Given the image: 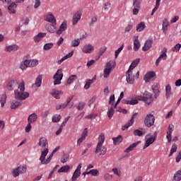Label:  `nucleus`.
Instances as JSON below:
<instances>
[{"instance_id": "5701e85b", "label": "nucleus", "mask_w": 181, "mask_h": 181, "mask_svg": "<svg viewBox=\"0 0 181 181\" xmlns=\"http://www.w3.org/2000/svg\"><path fill=\"white\" fill-rule=\"evenodd\" d=\"M140 143H141V141H138L131 144L127 148H126L125 150L126 153H129V152L134 151V149H135V148H136V146H138V145H139Z\"/></svg>"}, {"instance_id": "c9c22d12", "label": "nucleus", "mask_w": 181, "mask_h": 181, "mask_svg": "<svg viewBox=\"0 0 181 181\" xmlns=\"http://www.w3.org/2000/svg\"><path fill=\"white\" fill-rule=\"evenodd\" d=\"M0 103L2 107H5V104H6V93H3L0 95Z\"/></svg>"}, {"instance_id": "6e6552de", "label": "nucleus", "mask_w": 181, "mask_h": 181, "mask_svg": "<svg viewBox=\"0 0 181 181\" xmlns=\"http://www.w3.org/2000/svg\"><path fill=\"white\" fill-rule=\"evenodd\" d=\"M146 143L144 146H143V149H146V148H148V146H151L155 141H156V134L154 135V136H152V134H146Z\"/></svg>"}, {"instance_id": "6e6d98bb", "label": "nucleus", "mask_w": 181, "mask_h": 181, "mask_svg": "<svg viewBox=\"0 0 181 181\" xmlns=\"http://www.w3.org/2000/svg\"><path fill=\"white\" fill-rule=\"evenodd\" d=\"M66 107H67V104H65V103L62 104V105L58 104L56 105V110L59 111V110H62V108L63 110H64V108H66Z\"/></svg>"}, {"instance_id": "f03ea898", "label": "nucleus", "mask_w": 181, "mask_h": 181, "mask_svg": "<svg viewBox=\"0 0 181 181\" xmlns=\"http://www.w3.org/2000/svg\"><path fill=\"white\" fill-rule=\"evenodd\" d=\"M47 153H49V148H46L43 151H42L41 156L40 157L41 165H49V163H50V160H52V158H53V155L54 154L52 153L46 159Z\"/></svg>"}, {"instance_id": "603ef678", "label": "nucleus", "mask_w": 181, "mask_h": 181, "mask_svg": "<svg viewBox=\"0 0 181 181\" xmlns=\"http://www.w3.org/2000/svg\"><path fill=\"white\" fill-rule=\"evenodd\" d=\"M53 42L47 43L44 45V50H50V49L53 48Z\"/></svg>"}, {"instance_id": "a211bd4d", "label": "nucleus", "mask_w": 181, "mask_h": 181, "mask_svg": "<svg viewBox=\"0 0 181 181\" xmlns=\"http://www.w3.org/2000/svg\"><path fill=\"white\" fill-rule=\"evenodd\" d=\"M95 153H99L100 156H104L107 153V147L97 145Z\"/></svg>"}, {"instance_id": "69168bd1", "label": "nucleus", "mask_w": 181, "mask_h": 181, "mask_svg": "<svg viewBox=\"0 0 181 181\" xmlns=\"http://www.w3.org/2000/svg\"><path fill=\"white\" fill-rule=\"evenodd\" d=\"M31 129H32V123L28 122V124L25 128V132L28 133V132H30Z\"/></svg>"}, {"instance_id": "7c9ffc66", "label": "nucleus", "mask_w": 181, "mask_h": 181, "mask_svg": "<svg viewBox=\"0 0 181 181\" xmlns=\"http://www.w3.org/2000/svg\"><path fill=\"white\" fill-rule=\"evenodd\" d=\"M67 29V24L66 23H63L58 30H57V35H62L64 30Z\"/></svg>"}, {"instance_id": "393cba45", "label": "nucleus", "mask_w": 181, "mask_h": 181, "mask_svg": "<svg viewBox=\"0 0 181 181\" xmlns=\"http://www.w3.org/2000/svg\"><path fill=\"white\" fill-rule=\"evenodd\" d=\"M37 120V115L36 113H33L28 116V122L30 124H35Z\"/></svg>"}, {"instance_id": "2f4dec72", "label": "nucleus", "mask_w": 181, "mask_h": 181, "mask_svg": "<svg viewBox=\"0 0 181 181\" xmlns=\"http://www.w3.org/2000/svg\"><path fill=\"white\" fill-rule=\"evenodd\" d=\"M139 62H141V59H134L132 62V64H131V65L129 66V70H132V71L134 70V69L136 68L138 66V64H139Z\"/></svg>"}, {"instance_id": "bb28decb", "label": "nucleus", "mask_w": 181, "mask_h": 181, "mask_svg": "<svg viewBox=\"0 0 181 181\" xmlns=\"http://www.w3.org/2000/svg\"><path fill=\"white\" fill-rule=\"evenodd\" d=\"M155 76H156V74L154 71H150L144 76V80L145 81L149 82L151 78H153Z\"/></svg>"}, {"instance_id": "79ce46f5", "label": "nucleus", "mask_w": 181, "mask_h": 181, "mask_svg": "<svg viewBox=\"0 0 181 181\" xmlns=\"http://www.w3.org/2000/svg\"><path fill=\"white\" fill-rule=\"evenodd\" d=\"M122 140V136H118L117 138H113V144L114 145H119Z\"/></svg>"}, {"instance_id": "f704fd0d", "label": "nucleus", "mask_w": 181, "mask_h": 181, "mask_svg": "<svg viewBox=\"0 0 181 181\" xmlns=\"http://www.w3.org/2000/svg\"><path fill=\"white\" fill-rule=\"evenodd\" d=\"M52 97L56 98V100H60V95H63V91L55 90L52 93Z\"/></svg>"}, {"instance_id": "09e8293b", "label": "nucleus", "mask_w": 181, "mask_h": 181, "mask_svg": "<svg viewBox=\"0 0 181 181\" xmlns=\"http://www.w3.org/2000/svg\"><path fill=\"white\" fill-rule=\"evenodd\" d=\"M76 79H77V75L70 76L67 80V84H71V83H73V81H76Z\"/></svg>"}, {"instance_id": "774afa93", "label": "nucleus", "mask_w": 181, "mask_h": 181, "mask_svg": "<svg viewBox=\"0 0 181 181\" xmlns=\"http://www.w3.org/2000/svg\"><path fill=\"white\" fill-rule=\"evenodd\" d=\"M180 160H181V151L179 152L178 155L176 156L175 161L177 162V163H179V162H180Z\"/></svg>"}, {"instance_id": "473e14b6", "label": "nucleus", "mask_w": 181, "mask_h": 181, "mask_svg": "<svg viewBox=\"0 0 181 181\" xmlns=\"http://www.w3.org/2000/svg\"><path fill=\"white\" fill-rule=\"evenodd\" d=\"M105 141V135L104 134V133H101L98 136V143L97 145L103 146Z\"/></svg>"}, {"instance_id": "864d4df0", "label": "nucleus", "mask_w": 181, "mask_h": 181, "mask_svg": "<svg viewBox=\"0 0 181 181\" xmlns=\"http://www.w3.org/2000/svg\"><path fill=\"white\" fill-rule=\"evenodd\" d=\"M133 134L135 136H142L144 135V132L139 129L134 130Z\"/></svg>"}, {"instance_id": "e2e57ef3", "label": "nucleus", "mask_w": 181, "mask_h": 181, "mask_svg": "<svg viewBox=\"0 0 181 181\" xmlns=\"http://www.w3.org/2000/svg\"><path fill=\"white\" fill-rule=\"evenodd\" d=\"M74 52L71 51V52H69L68 54L65 55L64 57H63L62 59V60H67V59H70V57H71L74 54Z\"/></svg>"}, {"instance_id": "5fc2aeb1", "label": "nucleus", "mask_w": 181, "mask_h": 181, "mask_svg": "<svg viewBox=\"0 0 181 181\" xmlns=\"http://www.w3.org/2000/svg\"><path fill=\"white\" fill-rule=\"evenodd\" d=\"M122 49H124V44L122 45V46L115 51V59H117V57H118V55L119 54V53H121V52H122Z\"/></svg>"}, {"instance_id": "052dcab7", "label": "nucleus", "mask_w": 181, "mask_h": 181, "mask_svg": "<svg viewBox=\"0 0 181 181\" xmlns=\"http://www.w3.org/2000/svg\"><path fill=\"white\" fill-rule=\"evenodd\" d=\"M98 116L97 113H91L89 115L85 117V118L88 119H95V118Z\"/></svg>"}, {"instance_id": "2eb2a0df", "label": "nucleus", "mask_w": 181, "mask_h": 181, "mask_svg": "<svg viewBox=\"0 0 181 181\" xmlns=\"http://www.w3.org/2000/svg\"><path fill=\"white\" fill-rule=\"evenodd\" d=\"M152 43H153V38L147 40L142 47L143 52H148L152 47Z\"/></svg>"}, {"instance_id": "c756f323", "label": "nucleus", "mask_w": 181, "mask_h": 181, "mask_svg": "<svg viewBox=\"0 0 181 181\" xmlns=\"http://www.w3.org/2000/svg\"><path fill=\"white\" fill-rule=\"evenodd\" d=\"M151 88L154 93V97L155 98H158V97H159V88L158 87V84H153L152 86H151Z\"/></svg>"}, {"instance_id": "37998d69", "label": "nucleus", "mask_w": 181, "mask_h": 181, "mask_svg": "<svg viewBox=\"0 0 181 181\" xmlns=\"http://www.w3.org/2000/svg\"><path fill=\"white\" fill-rule=\"evenodd\" d=\"M68 170H70V166L64 165L58 170V173H66Z\"/></svg>"}, {"instance_id": "6ab92c4d", "label": "nucleus", "mask_w": 181, "mask_h": 181, "mask_svg": "<svg viewBox=\"0 0 181 181\" xmlns=\"http://www.w3.org/2000/svg\"><path fill=\"white\" fill-rule=\"evenodd\" d=\"M45 21L47 22H49L52 25H56V18L52 13H49L45 17Z\"/></svg>"}, {"instance_id": "f257e3e1", "label": "nucleus", "mask_w": 181, "mask_h": 181, "mask_svg": "<svg viewBox=\"0 0 181 181\" xmlns=\"http://www.w3.org/2000/svg\"><path fill=\"white\" fill-rule=\"evenodd\" d=\"M29 97V93L25 92V83L21 82L18 88L14 90V98L16 100H26Z\"/></svg>"}, {"instance_id": "423d86ee", "label": "nucleus", "mask_w": 181, "mask_h": 181, "mask_svg": "<svg viewBox=\"0 0 181 181\" xmlns=\"http://www.w3.org/2000/svg\"><path fill=\"white\" fill-rule=\"evenodd\" d=\"M155 124V116L153 114H148L146 115L144 118V125L148 128H151V127H153Z\"/></svg>"}, {"instance_id": "4be33fe9", "label": "nucleus", "mask_w": 181, "mask_h": 181, "mask_svg": "<svg viewBox=\"0 0 181 181\" xmlns=\"http://www.w3.org/2000/svg\"><path fill=\"white\" fill-rule=\"evenodd\" d=\"M45 29L49 33H54L56 32V24H47Z\"/></svg>"}, {"instance_id": "bf43d9fd", "label": "nucleus", "mask_w": 181, "mask_h": 181, "mask_svg": "<svg viewBox=\"0 0 181 181\" xmlns=\"http://www.w3.org/2000/svg\"><path fill=\"white\" fill-rule=\"evenodd\" d=\"M87 175H92V176H97L98 175V170H91L89 172L87 173Z\"/></svg>"}, {"instance_id": "f3484780", "label": "nucleus", "mask_w": 181, "mask_h": 181, "mask_svg": "<svg viewBox=\"0 0 181 181\" xmlns=\"http://www.w3.org/2000/svg\"><path fill=\"white\" fill-rule=\"evenodd\" d=\"M134 42V52H138L139 50V47H141V42H139V37L137 35H134L133 37Z\"/></svg>"}, {"instance_id": "ea45409f", "label": "nucleus", "mask_w": 181, "mask_h": 181, "mask_svg": "<svg viewBox=\"0 0 181 181\" xmlns=\"http://www.w3.org/2000/svg\"><path fill=\"white\" fill-rule=\"evenodd\" d=\"M168 28H169V22H168V19H164L163 21V33H166V31L168 30Z\"/></svg>"}, {"instance_id": "0e129e2a", "label": "nucleus", "mask_w": 181, "mask_h": 181, "mask_svg": "<svg viewBox=\"0 0 181 181\" xmlns=\"http://www.w3.org/2000/svg\"><path fill=\"white\" fill-rule=\"evenodd\" d=\"M181 45L177 44L172 48L173 52H179L180 50Z\"/></svg>"}, {"instance_id": "a19ab883", "label": "nucleus", "mask_w": 181, "mask_h": 181, "mask_svg": "<svg viewBox=\"0 0 181 181\" xmlns=\"http://www.w3.org/2000/svg\"><path fill=\"white\" fill-rule=\"evenodd\" d=\"M114 106H111L110 108L107 111V117L109 119H111L112 118V116L114 114H115V110L114 109Z\"/></svg>"}, {"instance_id": "a18cd8bd", "label": "nucleus", "mask_w": 181, "mask_h": 181, "mask_svg": "<svg viewBox=\"0 0 181 181\" xmlns=\"http://www.w3.org/2000/svg\"><path fill=\"white\" fill-rule=\"evenodd\" d=\"M146 26L145 25V23L141 22L139 25L136 26V30L137 32H142L144 29H145Z\"/></svg>"}, {"instance_id": "49530a36", "label": "nucleus", "mask_w": 181, "mask_h": 181, "mask_svg": "<svg viewBox=\"0 0 181 181\" xmlns=\"http://www.w3.org/2000/svg\"><path fill=\"white\" fill-rule=\"evenodd\" d=\"M177 151V145L176 144H173L171 149H170V152L169 154V158H170V156H172V155H173V153H175V152H176Z\"/></svg>"}, {"instance_id": "412c9836", "label": "nucleus", "mask_w": 181, "mask_h": 181, "mask_svg": "<svg viewBox=\"0 0 181 181\" xmlns=\"http://www.w3.org/2000/svg\"><path fill=\"white\" fill-rule=\"evenodd\" d=\"M23 100H14L11 104V110H16L18 107H21L22 105Z\"/></svg>"}, {"instance_id": "dca6fc26", "label": "nucleus", "mask_w": 181, "mask_h": 181, "mask_svg": "<svg viewBox=\"0 0 181 181\" xmlns=\"http://www.w3.org/2000/svg\"><path fill=\"white\" fill-rule=\"evenodd\" d=\"M127 73V81L129 83V84H134V81H135V76L132 74V71L131 69H128Z\"/></svg>"}, {"instance_id": "13d9d810", "label": "nucleus", "mask_w": 181, "mask_h": 181, "mask_svg": "<svg viewBox=\"0 0 181 181\" xmlns=\"http://www.w3.org/2000/svg\"><path fill=\"white\" fill-rule=\"evenodd\" d=\"M115 101V95H111L110 97L109 104L114 107V102Z\"/></svg>"}, {"instance_id": "58836bf2", "label": "nucleus", "mask_w": 181, "mask_h": 181, "mask_svg": "<svg viewBox=\"0 0 181 181\" xmlns=\"http://www.w3.org/2000/svg\"><path fill=\"white\" fill-rule=\"evenodd\" d=\"M82 39H78V38H76L74 40H72L71 42V46L72 47H77L78 46H80V40H81Z\"/></svg>"}, {"instance_id": "338daca9", "label": "nucleus", "mask_w": 181, "mask_h": 181, "mask_svg": "<svg viewBox=\"0 0 181 181\" xmlns=\"http://www.w3.org/2000/svg\"><path fill=\"white\" fill-rule=\"evenodd\" d=\"M112 172L117 175V176H121V171L118 168H112Z\"/></svg>"}, {"instance_id": "4c0bfd02", "label": "nucleus", "mask_w": 181, "mask_h": 181, "mask_svg": "<svg viewBox=\"0 0 181 181\" xmlns=\"http://www.w3.org/2000/svg\"><path fill=\"white\" fill-rule=\"evenodd\" d=\"M42 86V76H38L33 87H40Z\"/></svg>"}, {"instance_id": "9d476101", "label": "nucleus", "mask_w": 181, "mask_h": 181, "mask_svg": "<svg viewBox=\"0 0 181 181\" xmlns=\"http://www.w3.org/2000/svg\"><path fill=\"white\" fill-rule=\"evenodd\" d=\"M37 146H40L41 148V153L42 151H45L46 148L49 147V143L47 142V139L46 137H41L38 140Z\"/></svg>"}, {"instance_id": "b1692460", "label": "nucleus", "mask_w": 181, "mask_h": 181, "mask_svg": "<svg viewBox=\"0 0 181 181\" xmlns=\"http://www.w3.org/2000/svg\"><path fill=\"white\" fill-rule=\"evenodd\" d=\"M45 37L46 33H40L34 37V42H35V43H39V42H40V40H42V39Z\"/></svg>"}, {"instance_id": "0eeeda50", "label": "nucleus", "mask_w": 181, "mask_h": 181, "mask_svg": "<svg viewBox=\"0 0 181 181\" xmlns=\"http://www.w3.org/2000/svg\"><path fill=\"white\" fill-rule=\"evenodd\" d=\"M53 78L54 79V86L62 84V80H63V69H58L56 74L54 75Z\"/></svg>"}, {"instance_id": "de8ad7c7", "label": "nucleus", "mask_w": 181, "mask_h": 181, "mask_svg": "<svg viewBox=\"0 0 181 181\" xmlns=\"http://www.w3.org/2000/svg\"><path fill=\"white\" fill-rule=\"evenodd\" d=\"M62 119V116L59 114H55L52 116V122H59Z\"/></svg>"}, {"instance_id": "39448f33", "label": "nucleus", "mask_w": 181, "mask_h": 181, "mask_svg": "<svg viewBox=\"0 0 181 181\" xmlns=\"http://www.w3.org/2000/svg\"><path fill=\"white\" fill-rule=\"evenodd\" d=\"M39 64L37 59H26L23 62V64L21 65V70H25V67H36Z\"/></svg>"}, {"instance_id": "4d7b16f0", "label": "nucleus", "mask_w": 181, "mask_h": 181, "mask_svg": "<svg viewBox=\"0 0 181 181\" xmlns=\"http://www.w3.org/2000/svg\"><path fill=\"white\" fill-rule=\"evenodd\" d=\"M86 107V103L84 102H81L79 103L78 105L77 106V110L79 111H81L84 110V107Z\"/></svg>"}, {"instance_id": "ddd939ff", "label": "nucleus", "mask_w": 181, "mask_h": 181, "mask_svg": "<svg viewBox=\"0 0 181 181\" xmlns=\"http://www.w3.org/2000/svg\"><path fill=\"white\" fill-rule=\"evenodd\" d=\"M144 103H146V104H148V105H149V104H151V103L153 101V95H151V93L146 90L144 93Z\"/></svg>"}, {"instance_id": "8fccbe9b", "label": "nucleus", "mask_w": 181, "mask_h": 181, "mask_svg": "<svg viewBox=\"0 0 181 181\" xmlns=\"http://www.w3.org/2000/svg\"><path fill=\"white\" fill-rule=\"evenodd\" d=\"M69 158L70 156H69V154H64L63 156L61 158L62 163H66L69 160Z\"/></svg>"}, {"instance_id": "c85d7f7f", "label": "nucleus", "mask_w": 181, "mask_h": 181, "mask_svg": "<svg viewBox=\"0 0 181 181\" xmlns=\"http://www.w3.org/2000/svg\"><path fill=\"white\" fill-rule=\"evenodd\" d=\"M17 5L16 3L13 2L11 3L8 6V13H16V10H15V8H16Z\"/></svg>"}, {"instance_id": "f8f14e48", "label": "nucleus", "mask_w": 181, "mask_h": 181, "mask_svg": "<svg viewBox=\"0 0 181 181\" xmlns=\"http://www.w3.org/2000/svg\"><path fill=\"white\" fill-rule=\"evenodd\" d=\"M83 15V11L79 10L73 16L72 18V25H76V23H78V21L81 19V16Z\"/></svg>"}, {"instance_id": "1a4fd4ad", "label": "nucleus", "mask_w": 181, "mask_h": 181, "mask_svg": "<svg viewBox=\"0 0 181 181\" xmlns=\"http://www.w3.org/2000/svg\"><path fill=\"white\" fill-rule=\"evenodd\" d=\"M20 85L21 84H19L18 81L11 80L8 81L6 88L8 91H13V90H16V88H18Z\"/></svg>"}, {"instance_id": "7ed1b4c3", "label": "nucleus", "mask_w": 181, "mask_h": 181, "mask_svg": "<svg viewBox=\"0 0 181 181\" xmlns=\"http://www.w3.org/2000/svg\"><path fill=\"white\" fill-rule=\"evenodd\" d=\"M115 69V62L109 61L106 63L105 69L103 71V77L104 78H108L110 77V74L111 71Z\"/></svg>"}, {"instance_id": "aec40b11", "label": "nucleus", "mask_w": 181, "mask_h": 181, "mask_svg": "<svg viewBox=\"0 0 181 181\" xmlns=\"http://www.w3.org/2000/svg\"><path fill=\"white\" fill-rule=\"evenodd\" d=\"M83 53L90 54L94 52V47L91 44H86L82 48Z\"/></svg>"}, {"instance_id": "680f3d73", "label": "nucleus", "mask_w": 181, "mask_h": 181, "mask_svg": "<svg viewBox=\"0 0 181 181\" xmlns=\"http://www.w3.org/2000/svg\"><path fill=\"white\" fill-rule=\"evenodd\" d=\"M88 134V130L87 129H84V130L82 132V134L81 136V138L83 140L86 139V138L87 137V135Z\"/></svg>"}, {"instance_id": "9b49d317", "label": "nucleus", "mask_w": 181, "mask_h": 181, "mask_svg": "<svg viewBox=\"0 0 181 181\" xmlns=\"http://www.w3.org/2000/svg\"><path fill=\"white\" fill-rule=\"evenodd\" d=\"M137 117H138V113H134L132 115V119H130V121L129 122H127L124 126L122 127V130L125 131V129H128V128H129V127H131L132 125H134V123L135 122L134 119Z\"/></svg>"}, {"instance_id": "cd10ccee", "label": "nucleus", "mask_w": 181, "mask_h": 181, "mask_svg": "<svg viewBox=\"0 0 181 181\" xmlns=\"http://www.w3.org/2000/svg\"><path fill=\"white\" fill-rule=\"evenodd\" d=\"M95 80V76L93 78V79H87L84 86L85 90H88V88H90V86H91V84H93Z\"/></svg>"}, {"instance_id": "3c124183", "label": "nucleus", "mask_w": 181, "mask_h": 181, "mask_svg": "<svg viewBox=\"0 0 181 181\" xmlns=\"http://www.w3.org/2000/svg\"><path fill=\"white\" fill-rule=\"evenodd\" d=\"M141 4H142V0H134L133 6H134V8H141Z\"/></svg>"}, {"instance_id": "20e7f679", "label": "nucleus", "mask_w": 181, "mask_h": 181, "mask_svg": "<svg viewBox=\"0 0 181 181\" xmlns=\"http://www.w3.org/2000/svg\"><path fill=\"white\" fill-rule=\"evenodd\" d=\"M26 170H28V168H26V165L23 164L20 166H18L16 168H14L12 170V175L13 177H18L20 175H23L26 173Z\"/></svg>"}, {"instance_id": "a878e982", "label": "nucleus", "mask_w": 181, "mask_h": 181, "mask_svg": "<svg viewBox=\"0 0 181 181\" xmlns=\"http://www.w3.org/2000/svg\"><path fill=\"white\" fill-rule=\"evenodd\" d=\"M18 49H19V46L16 45H8L6 46L5 47V51L6 52H16V50H18Z\"/></svg>"}, {"instance_id": "c03bdc74", "label": "nucleus", "mask_w": 181, "mask_h": 181, "mask_svg": "<svg viewBox=\"0 0 181 181\" xmlns=\"http://www.w3.org/2000/svg\"><path fill=\"white\" fill-rule=\"evenodd\" d=\"M173 179L175 181H180L181 180V170H179L175 173L173 176Z\"/></svg>"}, {"instance_id": "e433bc0d", "label": "nucleus", "mask_w": 181, "mask_h": 181, "mask_svg": "<svg viewBox=\"0 0 181 181\" xmlns=\"http://www.w3.org/2000/svg\"><path fill=\"white\" fill-rule=\"evenodd\" d=\"M170 95H172L171 87L168 85L165 86V97L167 100L170 98Z\"/></svg>"}, {"instance_id": "4468645a", "label": "nucleus", "mask_w": 181, "mask_h": 181, "mask_svg": "<svg viewBox=\"0 0 181 181\" xmlns=\"http://www.w3.org/2000/svg\"><path fill=\"white\" fill-rule=\"evenodd\" d=\"M81 163H80L77 168L75 170L73 176L71 177V181H77V177L81 175Z\"/></svg>"}, {"instance_id": "72a5a7b5", "label": "nucleus", "mask_w": 181, "mask_h": 181, "mask_svg": "<svg viewBox=\"0 0 181 181\" xmlns=\"http://www.w3.org/2000/svg\"><path fill=\"white\" fill-rule=\"evenodd\" d=\"M168 59V54H161L159 57L156 61V65L159 66V63H160L161 60H166Z\"/></svg>"}]
</instances>
